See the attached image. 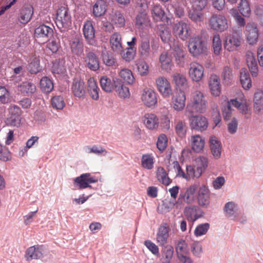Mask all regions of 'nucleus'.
I'll return each instance as SVG.
<instances>
[{"label": "nucleus", "instance_id": "obj_1", "mask_svg": "<svg viewBox=\"0 0 263 263\" xmlns=\"http://www.w3.org/2000/svg\"><path fill=\"white\" fill-rule=\"evenodd\" d=\"M208 103L205 96L200 90H195L192 92L190 102L187 104L186 109L190 112L203 114L206 110Z\"/></svg>", "mask_w": 263, "mask_h": 263}, {"label": "nucleus", "instance_id": "obj_2", "mask_svg": "<svg viewBox=\"0 0 263 263\" xmlns=\"http://www.w3.org/2000/svg\"><path fill=\"white\" fill-rule=\"evenodd\" d=\"M188 48L189 52L194 58L206 54L208 52L207 43L200 35L193 36L189 39Z\"/></svg>", "mask_w": 263, "mask_h": 263}, {"label": "nucleus", "instance_id": "obj_3", "mask_svg": "<svg viewBox=\"0 0 263 263\" xmlns=\"http://www.w3.org/2000/svg\"><path fill=\"white\" fill-rule=\"evenodd\" d=\"M55 23L61 31L67 29L71 24V16L67 6H61L57 11Z\"/></svg>", "mask_w": 263, "mask_h": 263}, {"label": "nucleus", "instance_id": "obj_4", "mask_svg": "<svg viewBox=\"0 0 263 263\" xmlns=\"http://www.w3.org/2000/svg\"><path fill=\"white\" fill-rule=\"evenodd\" d=\"M198 189V186L196 184L182 189L179 195L178 201L187 204L194 203L196 200Z\"/></svg>", "mask_w": 263, "mask_h": 263}, {"label": "nucleus", "instance_id": "obj_5", "mask_svg": "<svg viewBox=\"0 0 263 263\" xmlns=\"http://www.w3.org/2000/svg\"><path fill=\"white\" fill-rule=\"evenodd\" d=\"M228 104L229 110H230L231 106H233L244 114L246 118H249L250 117V110L248 109L247 104V100L242 93H238L237 97L235 99H231L228 102Z\"/></svg>", "mask_w": 263, "mask_h": 263}, {"label": "nucleus", "instance_id": "obj_6", "mask_svg": "<svg viewBox=\"0 0 263 263\" xmlns=\"http://www.w3.org/2000/svg\"><path fill=\"white\" fill-rule=\"evenodd\" d=\"M209 25L213 30L220 32L226 30L228 27V20L221 14H213L209 20Z\"/></svg>", "mask_w": 263, "mask_h": 263}, {"label": "nucleus", "instance_id": "obj_7", "mask_svg": "<svg viewBox=\"0 0 263 263\" xmlns=\"http://www.w3.org/2000/svg\"><path fill=\"white\" fill-rule=\"evenodd\" d=\"M173 33L176 37L182 41L187 40L192 34L189 25L183 21L178 22L174 25Z\"/></svg>", "mask_w": 263, "mask_h": 263}, {"label": "nucleus", "instance_id": "obj_8", "mask_svg": "<svg viewBox=\"0 0 263 263\" xmlns=\"http://www.w3.org/2000/svg\"><path fill=\"white\" fill-rule=\"evenodd\" d=\"M141 100L145 106L151 108H155L158 104L157 93L149 88H145L142 90Z\"/></svg>", "mask_w": 263, "mask_h": 263}, {"label": "nucleus", "instance_id": "obj_9", "mask_svg": "<svg viewBox=\"0 0 263 263\" xmlns=\"http://www.w3.org/2000/svg\"><path fill=\"white\" fill-rule=\"evenodd\" d=\"M190 127L196 131L205 130L209 125L208 119L201 115H192L189 118Z\"/></svg>", "mask_w": 263, "mask_h": 263}, {"label": "nucleus", "instance_id": "obj_10", "mask_svg": "<svg viewBox=\"0 0 263 263\" xmlns=\"http://www.w3.org/2000/svg\"><path fill=\"white\" fill-rule=\"evenodd\" d=\"M156 88L161 96L165 98H170L173 94L170 82L163 76L158 77L155 80Z\"/></svg>", "mask_w": 263, "mask_h": 263}, {"label": "nucleus", "instance_id": "obj_11", "mask_svg": "<svg viewBox=\"0 0 263 263\" xmlns=\"http://www.w3.org/2000/svg\"><path fill=\"white\" fill-rule=\"evenodd\" d=\"M74 185L78 189H83L89 187L90 183H96L98 179L94 177H91L90 173H85L73 179Z\"/></svg>", "mask_w": 263, "mask_h": 263}, {"label": "nucleus", "instance_id": "obj_12", "mask_svg": "<svg viewBox=\"0 0 263 263\" xmlns=\"http://www.w3.org/2000/svg\"><path fill=\"white\" fill-rule=\"evenodd\" d=\"M135 25L139 30L151 27V21L146 11H138L135 17Z\"/></svg>", "mask_w": 263, "mask_h": 263}, {"label": "nucleus", "instance_id": "obj_13", "mask_svg": "<svg viewBox=\"0 0 263 263\" xmlns=\"http://www.w3.org/2000/svg\"><path fill=\"white\" fill-rule=\"evenodd\" d=\"M189 76L194 82L201 81L204 76V67L197 62H192L190 64Z\"/></svg>", "mask_w": 263, "mask_h": 263}, {"label": "nucleus", "instance_id": "obj_14", "mask_svg": "<svg viewBox=\"0 0 263 263\" xmlns=\"http://www.w3.org/2000/svg\"><path fill=\"white\" fill-rule=\"evenodd\" d=\"M241 41L240 34L233 32L232 34L226 37L224 44V48L229 51H233L240 46Z\"/></svg>", "mask_w": 263, "mask_h": 263}, {"label": "nucleus", "instance_id": "obj_15", "mask_svg": "<svg viewBox=\"0 0 263 263\" xmlns=\"http://www.w3.org/2000/svg\"><path fill=\"white\" fill-rule=\"evenodd\" d=\"M83 32L87 43L90 45H94L96 43L95 30L92 21L88 20L85 22Z\"/></svg>", "mask_w": 263, "mask_h": 263}, {"label": "nucleus", "instance_id": "obj_16", "mask_svg": "<svg viewBox=\"0 0 263 263\" xmlns=\"http://www.w3.org/2000/svg\"><path fill=\"white\" fill-rule=\"evenodd\" d=\"M151 47L153 45H150V39L149 37H142L141 39L138 46V53L140 56L143 59H147L150 57L152 50Z\"/></svg>", "mask_w": 263, "mask_h": 263}, {"label": "nucleus", "instance_id": "obj_17", "mask_svg": "<svg viewBox=\"0 0 263 263\" xmlns=\"http://www.w3.org/2000/svg\"><path fill=\"white\" fill-rule=\"evenodd\" d=\"M108 19L117 28H124L125 26V19L120 10L112 9L108 14Z\"/></svg>", "mask_w": 263, "mask_h": 263}, {"label": "nucleus", "instance_id": "obj_18", "mask_svg": "<svg viewBox=\"0 0 263 263\" xmlns=\"http://www.w3.org/2000/svg\"><path fill=\"white\" fill-rule=\"evenodd\" d=\"M247 41L249 44L253 45L257 43L258 38L257 26L254 23H248L246 28Z\"/></svg>", "mask_w": 263, "mask_h": 263}, {"label": "nucleus", "instance_id": "obj_19", "mask_svg": "<svg viewBox=\"0 0 263 263\" xmlns=\"http://www.w3.org/2000/svg\"><path fill=\"white\" fill-rule=\"evenodd\" d=\"M71 91L73 95L78 98H84L86 95V87L85 83L80 79H73L71 85Z\"/></svg>", "mask_w": 263, "mask_h": 263}, {"label": "nucleus", "instance_id": "obj_20", "mask_svg": "<svg viewBox=\"0 0 263 263\" xmlns=\"http://www.w3.org/2000/svg\"><path fill=\"white\" fill-rule=\"evenodd\" d=\"M186 97L184 92L179 91L172 98V105L173 109L177 111H182L185 106Z\"/></svg>", "mask_w": 263, "mask_h": 263}, {"label": "nucleus", "instance_id": "obj_21", "mask_svg": "<svg viewBox=\"0 0 263 263\" xmlns=\"http://www.w3.org/2000/svg\"><path fill=\"white\" fill-rule=\"evenodd\" d=\"M198 203L201 206H207L210 203V191L205 185L198 187L197 194Z\"/></svg>", "mask_w": 263, "mask_h": 263}, {"label": "nucleus", "instance_id": "obj_22", "mask_svg": "<svg viewBox=\"0 0 263 263\" xmlns=\"http://www.w3.org/2000/svg\"><path fill=\"white\" fill-rule=\"evenodd\" d=\"M52 28L45 25H41L35 28L34 36L37 39L42 40L44 43L48 40L49 37L52 34Z\"/></svg>", "mask_w": 263, "mask_h": 263}, {"label": "nucleus", "instance_id": "obj_23", "mask_svg": "<svg viewBox=\"0 0 263 263\" xmlns=\"http://www.w3.org/2000/svg\"><path fill=\"white\" fill-rule=\"evenodd\" d=\"M184 214L188 221L194 222L203 216V212L197 206H190L184 208Z\"/></svg>", "mask_w": 263, "mask_h": 263}, {"label": "nucleus", "instance_id": "obj_24", "mask_svg": "<svg viewBox=\"0 0 263 263\" xmlns=\"http://www.w3.org/2000/svg\"><path fill=\"white\" fill-rule=\"evenodd\" d=\"M110 45L112 51L116 53H121L123 45L121 34L118 32L113 33L110 37Z\"/></svg>", "mask_w": 263, "mask_h": 263}, {"label": "nucleus", "instance_id": "obj_25", "mask_svg": "<svg viewBox=\"0 0 263 263\" xmlns=\"http://www.w3.org/2000/svg\"><path fill=\"white\" fill-rule=\"evenodd\" d=\"M84 61L86 66L91 70L97 71L100 68L99 59L93 52H87L84 58Z\"/></svg>", "mask_w": 263, "mask_h": 263}, {"label": "nucleus", "instance_id": "obj_26", "mask_svg": "<svg viewBox=\"0 0 263 263\" xmlns=\"http://www.w3.org/2000/svg\"><path fill=\"white\" fill-rule=\"evenodd\" d=\"M142 121L145 127L149 130L158 128L159 121L158 117L154 114L147 113L144 115Z\"/></svg>", "mask_w": 263, "mask_h": 263}, {"label": "nucleus", "instance_id": "obj_27", "mask_svg": "<svg viewBox=\"0 0 263 263\" xmlns=\"http://www.w3.org/2000/svg\"><path fill=\"white\" fill-rule=\"evenodd\" d=\"M44 247L42 245H36L27 249L26 252V258L27 260L33 259H40L43 257Z\"/></svg>", "mask_w": 263, "mask_h": 263}, {"label": "nucleus", "instance_id": "obj_28", "mask_svg": "<svg viewBox=\"0 0 263 263\" xmlns=\"http://www.w3.org/2000/svg\"><path fill=\"white\" fill-rule=\"evenodd\" d=\"M209 86L211 94L215 97L219 96L221 93V84L219 77L212 74L209 80Z\"/></svg>", "mask_w": 263, "mask_h": 263}, {"label": "nucleus", "instance_id": "obj_29", "mask_svg": "<svg viewBox=\"0 0 263 263\" xmlns=\"http://www.w3.org/2000/svg\"><path fill=\"white\" fill-rule=\"evenodd\" d=\"M160 68L162 70L166 72H170L174 66V64L170 55L166 52H162L159 57Z\"/></svg>", "mask_w": 263, "mask_h": 263}, {"label": "nucleus", "instance_id": "obj_30", "mask_svg": "<svg viewBox=\"0 0 263 263\" xmlns=\"http://www.w3.org/2000/svg\"><path fill=\"white\" fill-rule=\"evenodd\" d=\"M71 53L77 56L84 55V45L79 38H73L69 41Z\"/></svg>", "mask_w": 263, "mask_h": 263}, {"label": "nucleus", "instance_id": "obj_31", "mask_svg": "<svg viewBox=\"0 0 263 263\" xmlns=\"http://www.w3.org/2000/svg\"><path fill=\"white\" fill-rule=\"evenodd\" d=\"M190 142L192 150L196 153L200 152L204 147V139L199 135L192 136Z\"/></svg>", "mask_w": 263, "mask_h": 263}, {"label": "nucleus", "instance_id": "obj_32", "mask_svg": "<svg viewBox=\"0 0 263 263\" xmlns=\"http://www.w3.org/2000/svg\"><path fill=\"white\" fill-rule=\"evenodd\" d=\"M107 4L105 0H97L93 6L92 13L95 17H101L106 12Z\"/></svg>", "mask_w": 263, "mask_h": 263}, {"label": "nucleus", "instance_id": "obj_33", "mask_svg": "<svg viewBox=\"0 0 263 263\" xmlns=\"http://www.w3.org/2000/svg\"><path fill=\"white\" fill-rule=\"evenodd\" d=\"M88 91L93 100H97L99 98V88L93 78H90L87 81Z\"/></svg>", "mask_w": 263, "mask_h": 263}, {"label": "nucleus", "instance_id": "obj_34", "mask_svg": "<svg viewBox=\"0 0 263 263\" xmlns=\"http://www.w3.org/2000/svg\"><path fill=\"white\" fill-rule=\"evenodd\" d=\"M210 147L213 156L216 159L220 158L221 154V146L220 142L215 136L211 137Z\"/></svg>", "mask_w": 263, "mask_h": 263}, {"label": "nucleus", "instance_id": "obj_35", "mask_svg": "<svg viewBox=\"0 0 263 263\" xmlns=\"http://www.w3.org/2000/svg\"><path fill=\"white\" fill-rule=\"evenodd\" d=\"M168 236V228L161 226L157 234L156 242L159 246H163L167 243Z\"/></svg>", "mask_w": 263, "mask_h": 263}, {"label": "nucleus", "instance_id": "obj_36", "mask_svg": "<svg viewBox=\"0 0 263 263\" xmlns=\"http://www.w3.org/2000/svg\"><path fill=\"white\" fill-rule=\"evenodd\" d=\"M33 13V7L30 5L23 7L20 11L19 21L22 24L27 23Z\"/></svg>", "mask_w": 263, "mask_h": 263}, {"label": "nucleus", "instance_id": "obj_37", "mask_svg": "<svg viewBox=\"0 0 263 263\" xmlns=\"http://www.w3.org/2000/svg\"><path fill=\"white\" fill-rule=\"evenodd\" d=\"M156 178L162 184L167 186L172 182V180L168 176V173L162 166H158L156 170Z\"/></svg>", "mask_w": 263, "mask_h": 263}, {"label": "nucleus", "instance_id": "obj_38", "mask_svg": "<svg viewBox=\"0 0 263 263\" xmlns=\"http://www.w3.org/2000/svg\"><path fill=\"white\" fill-rule=\"evenodd\" d=\"M174 56L177 64L182 65L184 63L185 52L183 49V46L175 45L174 46Z\"/></svg>", "mask_w": 263, "mask_h": 263}, {"label": "nucleus", "instance_id": "obj_39", "mask_svg": "<svg viewBox=\"0 0 263 263\" xmlns=\"http://www.w3.org/2000/svg\"><path fill=\"white\" fill-rule=\"evenodd\" d=\"M36 89L34 84L29 81L23 82L18 86V91L24 95L32 94Z\"/></svg>", "mask_w": 263, "mask_h": 263}, {"label": "nucleus", "instance_id": "obj_40", "mask_svg": "<svg viewBox=\"0 0 263 263\" xmlns=\"http://www.w3.org/2000/svg\"><path fill=\"white\" fill-rule=\"evenodd\" d=\"M240 81L242 87L245 90L249 89L252 86V82L250 74L246 69H241L240 75Z\"/></svg>", "mask_w": 263, "mask_h": 263}, {"label": "nucleus", "instance_id": "obj_41", "mask_svg": "<svg viewBox=\"0 0 263 263\" xmlns=\"http://www.w3.org/2000/svg\"><path fill=\"white\" fill-rule=\"evenodd\" d=\"M186 173L185 174V179L189 180L194 178H198L202 175L201 170L200 168H195L192 165H187L186 167Z\"/></svg>", "mask_w": 263, "mask_h": 263}, {"label": "nucleus", "instance_id": "obj_42", "mask_svg": "<svg viewBox=\"0 0 263 263\" xmlns=\"http://www.w3.org/2000/svg\"><path fill=\"white\" fill-rule=\"evenodd\" d=\"M154 158L152 154H143L141 157V166L147 170H152L154 167Z\"/></svg>", "mask_w": 263, "mask_h": 263}, {"label": "nucleus", "instance_id": "obj_43", "mask_svg": "<svg viewBox=\"0 0 263 263\" xmlns=\"http://www.w3.org/2000/svg\"><path fill=\"white\" fill-rule=\"evenodd\" d=\"M254 108L259 111L263 108V91L257 90L254 96Z\"/></svg>", "mask_w": 263, "mask_h": 263}, {"label": "nucleus", "instance_id": "obj_44", "mask_svg": "<svg viewBox=\"0 0 263 263\" xmlns=\"http://www.w3.org/2000/svg\"><path fill=\"white\" fill-rule=\"evenodd\" d=\"M172 78L173 82L177 87L185 88L187 86V80L183 74L176 72L172 75Z\"/></svg>", "mask_w": 263, "mask_h": 263}, {"label": "nucleus", "instance_id": "obj_45", "mask_svg": "<svg viewBox=\"0 0 263 263\" xmlns=\"http://www.w3.org/2000/svg\"><path fill=\"white\" fill-rule=\"evenodd\" d=\"M162 255V261L166 263H170L173 256L174 248L171 245L164 246L161 250Z\"/></svg>", "mask_w": 263, "mask_h": 263}, {"label": "nucleus", "instance_id": "obj_46", "mask_svg": "<svg viewBox=\"0 0 263 263\" xmlns=\"http://www.w3.org/2000/svg\"><path fill=\"white\" fill-rule=\"evenodd\" d=\"M189 17L193 21L196 23L203 21L204 18V13L202 10H196L192 8L189 11Z\"/></svg>", "mask_w": 263, "mask_h": 263}, {"label": "nucleus", "instance_id": "obj_47", "mask_svg": "<svg viewBox=\"0 0 263 263\" xmlns=\"http://www.w3.org/2000/svg\"><path fill=\"white\" fill-rule=\"evenodd\" d=\"M120 77L127 83L133 84L135 82V78L132 71L127 68H123L119 72Z\"/></svg>", "mask_w": 263, "mask_h": 263}, {"label": "nucleus", "instance_id": "obj_48", "mask_svg": "<svg viewBox=\"0 0 263 263\" xmlns=\"http://www.w3.org/2000/svg\"><path fill=\"white\" fill-rule=\"evenodd\" d=\"M238 9L240 13L245 17H249L251 14V8L248 0H240Z\"/></svg>", "mask_w": 263, "mask_h": 263}, {"label": "nucleus", "instance_id": "obj_49", "mask_svg": "<svg viewBox=\"0 0 263 263\" xmlns=\"http://www.w3.org/2000/svg\"><path fill=\"white\" fill-rule=\"evenodd\" d=\"M40 87L43 91L48 93L53 89V83L48 77H44L40 81Z\"/></svg>", "mask_w": 263, "mask_h": 263}, {"label": "nucleus", "instance_id": "obj_50", "mask_svg": "<svg viewBox=\"0 0 263 263\" xmlns=\"http://www.w3.org/2000/svg\"><path fill=\"white\" fill-rule=\"evenodd\" d=\"M152 16L155 21H160L162 20L165 15V12L161 6L155 5L152 10Z\"/></svg>", "mask_w": 263, "mask_h": 263}, {"label": "nucleus", "instance_id": "obj_51", "mask_svg": "<svg viewBox=\"0 0 263 263\" xmlns=\"http://www.w3.org/2000/svg\"><path fill=\"white\" fill-rule=\"evenodd\" d=\"M101 86L103 90L109 92L112 91L114 85L110 79L106 76H103L100 80Z\"/></svg>", "mask_w": 263, "mask_h": 263}, {"label": "nucleus", "instance_id": "obj_52", "mask_svg": "<svg viewBox=\"0 0 263 263\" xmlns=\"http://www.w3.org/2000/svg\"><path fill=\"white\" fill-rule=\"evenodd\" d=\"M102 56L103 63L107 66H112L116 62V59L110 51H105L103 52Z\"/></svg>", "mask_w": 263, "mask_h": 263}, {"label": "nucleus", "instance_id": "obj_53", "mask_svg": "<svg viewBox=\"0 0 263 263\" xmlns=\"http://www.w3.org/2000/svg\"><path fill=\"white\" fill-rule=\"evenodd\" d=\"M187 126L186 123L183 120H178L175 126V132L180 137H184L186 133Z\"/></svg>", "mask_w": 263, "mask_h": 263}, {"label": "nucleus", "instance_id": "obj_54", "mask_svg": "<svg viewBox=\"0 0 263 263\" xmlns=\"http://www.w3.org/2000/svg\"><path fill=\"white\" fill-rule=\"evenodd\" d=\"M213 48L215 54L219 55L222 50V43L218 34H214L213 37Z\"/></svg>", "mask_w": 263, "mask_h": 263}, {"label": "nucleus", "instance_id": "obj_55", "mask_svg": "<svg viewBox=\"0 0 263 263\" xmlns=\"http://www.w3.org/2000/svg\"><path fill=\"white\" fill-rule=\"evenodd\" d=\"M40 60L38 58H34L28 64V70L32 74H36L40 70Z\"/></svg>", "mask_w": 263, "mask_h": 263}, {"label": "nucleus", "instance_id": "obj_56", "mask_svg": "<svg viewBox=\"0 0 263 263\" xmlns=\"http://www.w3.org/2000/svg\"><path fill=\"white\" fill-rule=\"evenodd\" d=\"M176 251L177 254V257L179 256L184 255L185 254L187 253V246L184 240L181 239L177 242L176 247Z\"/></svg>", "mask_w": 263, "mask_h": 263}, {"label": "nucleus", "instance_id": "obj_57", "mask_svg": "<svg viewBox=\"0 0 263 263\" xmlns=\"http://www.w3.org/2000/svg\"><path fill=\"white\" fill-rule=\"evenodd\" d=\"M116 91L121 98H128L130 96L129 88L123 84L117 86L116 87Z\"/></svg>", "mask_w": 263, "mask_h": 263}, {"label": "nucleus", "instance_id": "obj_58", "mask_svg": "<svg viewBox=\"0 0 263 263\" xmlns=\"http://www.w3.org/2000/svg\"><path fill=\"white\" fill-rule=\"evenodd\" d=\"M167 145V138L165 135L161 134L158 138L157 147L158 149L162 152L166 148Z\"/></svg>", "mask_w": 263, "mask_h": 263}, {"label": "nucleus", "instance_id": "obj_59", "mask_svg": "<svg viewBox=\"0 0 263 263\" xmlns=\"http://www.w3.org/2000/svg\"><path fill=\"white\" fill-rule=\"evenodd\" d=\"M210 228V224L208 223L200 224L197 226L194 234L196 237L201 236L206 233Z\"/></svg>", "mask_w": 263, "mask_h": 263}, {"label": "nucleus", "instance_id": "obj_60", "mask_svg": "<svg viewBox=\"0 0 263 263\" xmlns=\"http://www.w3.org/2000/svg\"><path fill=\"white\" fill-rule=\"evenodd\" d=\"M52 106L57 109H62L65 106V102L62 97L60 96H54L52 99Z\"/></svg>", "mask_w": 263, "mask_h": 263}, {"label": "nucleus", "instance_id": "obj_61", "mask_svg": "<svg viewBox=\"0 0 263 263\" xmlns=\"http://www.w3.org/2000/svg\"><path fill=\"white\" fill-rule=\"evenodd\" d=\"M138 71L141 76H146L149 72V66L145 61H141L137 64Z\"/></svg>", "mask_w": 263, "mask_h": 263}, {"label": "nucleus", "instance_id": "obj_62", "mask_svg": "<svg viewBox=\"0 0 263 263\" xmlns=\"http://www.w3.org/2000/svg\"><path fill=\"white\" fill-rule=\"evenodd\" d=\"M195 161L196 163V167L197 168H200L201 170V173H203L208 166V160L207 158L203 156H200L197 158Z\"/></svg>", "mask_w": 263, "mask_h": 263}, {"label": "nucleus", "instance_id": "obj_63", "mask_svg": "<svg viewBox=\"0 0 263 263\" xmlns=\"http://www.w3.org/2000/svg\"><path fill=\"white\" fill-rule=\"evenodd\" d=\"M136 55V51L133 48L128 47L126 49V51L122 54V58L126 62L132 61Z\"/></svg>", "mask_w": 263, "mask_h": 263}, {"label": "nucleus", "instance_id": "obj_64", "mask_svg": "<svg viewBox=\"0 0 263 263\" xmlns=\"http://www.w3.org/2000/svg\"><path fill=\"white\" fill-rule=\"evenodd\" d=\"M192 8L203 10L208 4V0H190Z\"/></svg>", "mask_w": 263, "mask_h": 263}]
</instances>
